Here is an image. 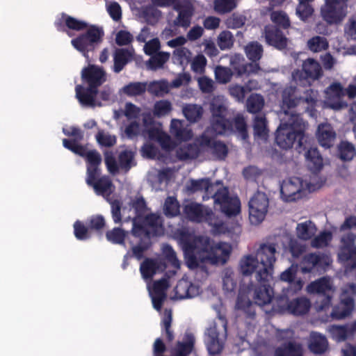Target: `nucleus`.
I'll return each mask as SVG.
<instances>
[{
  "mask_svg": "<svg viewBox=\"0 0 356 356\" xmlns=\"http://www.w3.org/2000/svg\"><path fill=\"white\" fill-rule=\"evenodd\" d=\"M195 346V337L193 334H186L184 341H177L172 349L173 356H188Z\"/></svg>",
  "mask_w": 356,
  "mask_h": 356,
  "instance_id": "29",
  "label": "nucleus"
},
{
  "mask_svg": "<svg viewBox=\"0 0 356 356\" xmlns=\"http://www.w3.org/2000/svg\"><path fill=\"white\" fill-rule=\"evenodd\" d=\"M253 131L255 138L266 140L268 136V129L266 117L256 115L253 122Z\"/></svg>",
  "mask_w": 356,
  "mask_h": 356,
  "instance_id": "40",
  "label": "nucleus"
},
{
  "mask_svg": "<svg viewBox=\"0 0 356 356\" xmlns=\"http://www.w3.org/2000/svg\"><path fill=\"white\" fill-rule=\"evenodd\" d=\"M184 211L190 220L197 222H210L214 216L211 209L196 202H191L185 205Z\"/></svg>",
  "mask_w": 356,
  "mask_h": 356,
  "instance_id": "18",
  "label": "nucleus"
},
{
  "mask_svg": "<svg viewBox=\"0 0 356 356\" xmlns=\"http://www.w3.org/2000/svg\"><path fill=\"white\" fill-rule=\"evenodd\" d=\"M182 111L187 120L195 122L201 119L203 108L200 105L189 104L183 107Z\"/></svg>",
  "mask_w": 356,
  "mask_h": 356,
  "instance_id": "43",
  "label": "nucleus"
},
{
  "mask_svg": "<svg viewBox=\"0 0 356 356\" xmlns=\"http://www.w3.org/2000/svg\"><path fill=\"white\" fill-rule=\"evenodd\" d=\"M131 207L136 214L132 221L131 234L138 240L136 244L132 246V255L140 261L151 248L152 238L163 234V220L159 214L154 213L145 215L149 209L142 196L134 200Z\"/></svg>",
  "mask_w": 356,
  "mask_h": 356,
  "instance_id": "3",
  "label": "nucleus"
},
{
  "mask_svg": "<svg viewBox=\"0 0 356 356\" xmlns=\"http://www.w3.org/2000/svg\"><path fill=\"white\" fill-rule=\"evenodd\" d=\"M246 106L249 113H259L264 106V99L259 94H252L247 99Z\"/></svg>",
  "mask_w": 356,
  "mask_h": 356,
  "instance_id": "46",
  "label": "nucleus"
},
{
  "mask_svg": "<svg viewBox=\"0 0 356 356\" xmlns=\"http://www.w3.org/2000/svg\"><path fill=\"white\" fill-rule=\"evenodd\" d=\"M86 182L98 195L110 196L113 192L114 185L108 175L101 176V173H97L86 176Z\"/></svg>",
  "mask_w": 356,
  "mask_h": 356,
  "instance_id": "16",
  "label": "nucleus"
},
{
  "mask_svg": "<svg viewBox=\"0 0 356 356\" xmlns=\"http://www.w3.org/2000/svg\"><path fill=\"white\" fill-rule=\"evenodd\" d=\"M163 212L166 217L173 218L180 213V204L175 197H168L164 203Z\"/></svg>",
  "mask_w": 356,
  "mask_h": 356,
  "instance_id": "45",
  "label": "nucleus"
},
{
  "mask_svg": "<svg viewBox=\"0 0 356 356\" xmlns=\"http://www.w3.org/2000/svg\"><path fill=\"white\" fill-rule=\"evenodd\" d=\"M81 78L88 87L98 90V88L106 81V73L103 69L91 65L84 67L81 72Z\"/></svg>",
  "mask_w": 356,
  "mask_h": 356,
  "instance_id": "20",
  "label": "nucleus"
},
{
  "mask_svg": "<svg viewBox=\"0 0 356 356\" xmlns=\"http://www.w3.org/2000/svg\"><path fill=\"white\" fill-rule=\"evenodd\" d=\"M169 58V53L160 51L151 56L150 58L147 61L146 65L149 70L155 71L162 68Z\"/></svg>",
  "mask_w": 356,
  "mask_h": 356,
  "instance_id": "42",
  "label": "nucleus"
},
{
  "mask_svg": "<svg viewBox=\"0 0 356 356\" xmlns=\"http://www.w3.org/2000/svg\"><path fill=\"white\" fill-rule=\"evenodd\" d=\"M219 181L215 184L211 183L208 178H203L197 180H191L190 190L192 192L201 191L204 190L207 197L203 196L206 200L212 197L214 204L220 207V209L227 217L236 216L241 212V202L238 197L230 196L227 187H218Z\"/></svg>",
  "mask_w": 356,
  "mask_h": 356,
  "instance_id": "5",
  "label": "nucleus"
},
{
  "mask_svg": "<svg viewBox=\"0 0 356 356\" xmlns=\"http://www.w3.org/2000/svg\"><path fill=\"white\" fill-rule=\"evenodd\" d=\"M148 137L152 140L159 142L162 145L170 141V137L168 134L158 128L151 127L147 130Z\"/></svg>",
  "mask_w": 356,
  "mask_h": 356,
  "instance_id": "60",
  "label": "nucleus"
},
{
  "mask_svg": "<svg viewBox=\"0 0 356 356\" xmlns=\"http://www.w3.org/2000/svg\"><path fill=\"white\" fill-rule=\"evenodd\" d=\"M54 26L57 31L60 32H65L69 36L71 33L69 30L81 31L86 29L89 26L85 21L77 19L66 13H61L60 17H58L54 22Z\"/></svg>",
  "mask_w": 356,
  "mask_h": 356,
  "instance_id": "19",
  "label": "nucleus"
},
{
  "mask_svg": "<svg viewBox=\"0 0 356 356\" xmlns=\"http://www.w3.org/2000/svg\"><path fill=\"white\" fill-rule=\"evenodd\" d=\"M301 102L307 104L306 111L312 113L314 110L317 102L316 92L312 89L306 90L304 92V96L301 97Z\"/></svg>",
  "mask_w": 356,
  "mask_h": 356,
  "instance_id": "61",
  "label": "nucleus"
},
{
  "mask_svg": "<svg viewBox=\"0 0 356 356\" xmlns=\"http://www.w3.org/2000/svg\"><path fill=\"white\" fill-rule=\"evenodd\" d=\"M356 286L352 284L348 289H344L341 296L340 301L332 307L330 317L334 320H341L349 316L355 307L354 295Z\"/></svg>",
  "mask_w": 356,
  "mask_h": 356,
  "instance_id": "11",
  "label": "nucleus"
},
{
  "mask_svg": "<svg viewBox=\"0 0 356 356\" xmlns=\"http://www.w3.org/2000/svg\"><path fill=\"white\" fill-rule=\"evenodd\" d=\"M63 132L67 136L73 137L72 139L64 138L63 140V145L65 148L67 149L66 141H68L69 145L72 147L83 146L79 143L83 139V132L81 129L76 127H71L70 129H63Z\"/></svg>",
  "mask_w": 356,
  "mask_h": 356,
  "instance_id": "37",
  "label": "nucleus"
},
{
  "mask_svg": "<svg viewBox=\"0 0 356 356\" xmlns=\"http://www.w3.org/2000/svg\"><path fill=\"white\" fill-rule=\"evenodd\" d=\"M178 238L188 268L191 270L200 268L207 275L209 272L206 263L224 265L232 252V246L229 243H216L208 236H193L188 231H180Z\"/></svg>",
  "mask_w": 356,
  "mask_h": 356,
  "instance_id": "1",
  "label": "nucleus"
},
{
  "mask_svg": "<svg viewBox=\"0 0 356 356\" xmlns=\"http://www.w3.org/2000/svg\"><path fill=\"white\" fill-rule=\"evenodd\" d=\"M339 158L342 161H350L355 155V146L348 141H341L338 145Z\"/></svg>",
  "mask_w": 356,
  "mask_h": 356,
  "instance_id": "49",
  "label": "nucleus"
},
{
  "mask_svg": "<svg viewBox=\"0 0 356 356\" xmlns=\"http://www.w3.org/2000/svg\"><path fill=\"white\" fill-rule=\"evenodd\" d=\"M297 88L295 86L286 87L282 92L281 108L284 111V117L282 120H287L293 113L292 110L301 103V96L296 95Z\"/></svg>",
  "mask_w": 356,
  "mask_h": 356,
  "instance_id": "17",
  "label": "nucleus"
},
{
  "mask_svg": "<svg viewBox=\"0 0 356 356\" xmlns=\"http://www.w3.org/2000/svg\"><path fill=\"white\" fill-rule=\"evenodd\" d=\"M236 307L242 311L247 318L253 319L256 316L255 307L245 294L239 293L237 296Z\"/></svg>",
  "mask_w": 356,
  "mask_h": 356,
  "instance_id": "31",
  "label": "nucleus"
},
{
  "mask_svg": "<svg viewBox=\"0 0 356 356\" xmlns=\"http://www.w3.org/2000/svg\"><path fill=\"white\" fill-rule=\"evenodd\" d=\"M211 129L216 135H224L232 131L233 123L226 117L211 118Z\"/></svg>",
  "mask_w": 356,
  "mask_h": 356,
  "instance_id": "33",
  "label": "nucleus"
},
{
  "mask_svg": "<svg viewBox=\"0 0 356 356\" xmlns=\"http://www.w3.org/2000/svg\"><path fill=\"white\" fill-rule=\"evenodd\" d=\"M209 128H207L193 143L179 148L177 151V157L182 161L198 157L224 161L229 153L227 145L223 141L209 136Z\"/></svg>",
  "mask_w": 356,
  "mask_h": 356,
  "instance_id": "4",
  "label": "nucleus"
},
{
  "mask_svg": "<svg viewBox=\"0 0 356 356\" xmlns=\"http://www.w3.org/2000/svg\"><path fill=\"white\" fill-rule=\"evenodd\" d=\"M88 226H85L83 222L76 220L74 224V234L75 237L80 241L88 239L90 236Z\"/></svg>",
  "mask_w": 356,
  "mask_h": 356,
  "instance_id": "63",
  "label": "nucleus"
},
{
  "mask_svg": "<svg viewBox=\"0 0 356 356\" xmlns=\"http://www.w3.org/2000/svg\"><path fill=\"white\" fill-rule=\"evenodd\" d=\"M272 311L275 313H283L288 310L289 312V300L286 295L276 296L272 300Z\"/></svg>",
  "mask_w": 356,
  "mask_h": 356,
  "instance_id": "52",
  "label": "nucleus"
},
{
  "mask_svg": "<svg viewBox=\"0 0 356 356\" xmlns=\"http://www.w3.org/2000/svg\"><path fill=\"white\" fill-rule=\"evenodd\" d=\"M147 89V83L145 82H131L125 85L123 92L129 97H136L143 95Z\"/></svg>",
  "mask_w": 356,
  "mask_h": 356,
  "instance_id": "47",
  "label": "nucleus"
},
{
  "mask_svg": "<svg viewBox=\"0 0 356 356\" xmlns=\"http://www.w3.org/2000/svg\"><path fill=\"white\" fill-rule=\"evenodd\" d=\"M330 258L323 253H308L302 258L300 266L303 273L324 270L330 264Z\"/></svg>",
  "mask_w": 356,
  "mask_h": 356,
  "instance_id": "15",
  "label": "nucleus"
},
{
  "mask_svg": "<svg viewBox=\"0 0 356 356\" xmlns=\"http://www.w3.org/2000/svg\"><path fill=\"white\" fill-rule=\"evenodd\" d=\"M327 340L319 333H313L309 345L310 350L315 354H323L327 348Z\"/></svg>",
  "mask_w": 356,
  "mask_h": 356,
  "instance_id": "36",
  "label": "nucleus"
},
{
  "mask_svg": "<svg viewBox=\"0 0 356 356\" xmlns=\"http://www.w3.org/2000/svg\"><path fill=\"white\" fill-rule=\"evenodd\" d=\"M191 53L187 48H177L173 51L174 62L181 65H187L191 60Z\"/></svg>",
  "mask_w": 356,
  "mask_h": 356,
  "instance_id": "58",
  "label": "nucleus"
},
{
  "mask_svg": "<svg viewBox=\"0 0 356 356\" xmlns=\"http://www.w3.org/2000/svg\"><path fill=\"white\" fill-rule=\"evenodd\" d=\"M76 97L80 104L86 107H95L97 105L101 106V104H97L96 97L98 95V90L90 87L84 88L81 85H77L75 88Z\"/></svg>",
  "mask_w": 356,
  "mask_h": 356,
  "instance_id": "24",
  "label": "nucleus"
},
{
  "mask_svg": "<svg viewBox=\"0 0 356 356\" xmlns=\"http://www.w3.org/2000/svg\"><path fill=\"white\" fill-rule=\"evenodd\" d=\"M275 356H303L300 344L289 341L275 350Z\"/></svg>",
  "mask_w": 356,
  "mask_h": 356,
  "instance_id": "35",
  "label": "nucleus"
},
{
  "mask_svg": "<svg viewBox=\"0 0 356 356\" xmlns=\"http://www.w3.org/2000/svg\"><path fill=\"white\" fill-rule=\"evenodd\" d=\"M308 49L313 52H320L326 50L329 45L327 39L322 36H314L307 42Z\"/></svg>",
  "mask_w": 356,
  "mask_h": 356,
  "instance_id": "51",
  "label": "nucleus"
},
{
  "mask_svg": "<svg viewBox=\"0 0 356 356\" xmlns=\"http://www.w3.org/2000/svg\"><path fill=\"white\" fill-rule=\"evenodd\" d=\"M218 45L221 50H227L231 49L234 42V38L232 33L229 31H222L217 40Z\"/></svg>",
  "mask_w": 356,
  "mask_h": 356,
  "instance_id": "56",
  "label": "nucleus"
},
{
  "mask_svg": "<svg viewBox=\"0 0 356 356\" xmlns=\"http://www.w3.org/2000/svg\"><path fill=\"white\" fill-rule=\"evenodd\" d=\"M297 272V266L291 265L280 275L281 281L289 283V286L287 288V292L289 294L291 293V295H293L301 291L303 287L304 282L300 278L296 279Z\"/></svg>",
  "mask_w": 356,
  "mask_h": 356,
  "instance_id": "23",
  "label": "nucleus"
},
{
  "mask_svg": "<svg viewBox=\"0 0 356 356\" xmlns=\"http://www.w3.org/2000/svg\"><path fill=\"white\" fill-rule=\"evenodd\" d=\"M298 4L296 7V15L303 22L307 21L312 17L314 9L312 5L314 0H298Z\"/></svg>",
  "mask_w": 356,
  "mask_h": 356,
  "instance_id": "41",
  "label": "nucleus"
},
{
  "mask_svg": "<svg viewBox=\"0 0 356 356\" xmlns=\"http://www.w3.org/2000/svg\"><path fill=\"white\" fill-rule=\"evenodd\" d=\"M303 120L300 114H292L287 120H282L275 134L276 144L282 149H288L295 145L299 154H303L308 168L314 173L323 166V158L315 145L314 139L305 134L301 129Z\"/></svg>",
  "mask_w": 356,
  "mask_h": 356,
  "instance_id": "2",
  "label": "nucleus"
},
{
  "mask_svg": "<svg viewBox=\"0 0 356 356\" xmlns=\"http://www.w3.org/2000/svg\"><path fill=\"white\" fill-rule=\"evenodd\" d=\"M245 53L252 63H257L262 56L263 47L257 42H250L245 47Z\"/></svg>",
  "mask_w": 356,
  "mask_h": 356,
  "instance_id": "48",
  "label": "nucleus"
},
{
  "mask_svg": "<svg viewBox=\"0 0 356 356\" xmlns=\"http://www.w3.org/2000/svg\"><path fill=\"white\" fill-rule=\"evenodd\" d=\"M170 131L177 140L180 141L188 140L193 136L192 131L184 127V121L179 120H172Z\"/></svg>",
  "mask_w": 356,
  "mask_h": 356,
  "instance_id": "30",
  "label": "nucleus"
},
{
  "mask_svg": "<svg viewBox=\"0 0 356 356\" xmlns=\"http://www.w3.org/2000/svg\"><path fill=\"white\" fill-rule=\"evenodd\" d=\"M348 0H325L321 15L328 24H339L348 13Z\"/></svg>",
  "mask_w": 356,
  "mask_h": 356,
  "instance_id": "10",
  "label": "nucleus"
},
{
  "mask_svg": "<svg viewBox=\"0 0 356 356\" xmlns=\"http://www.w3.org/2000/svg\"><path fill=\"white\" fill-rule=\"evenodd\" d=\"M280 194L284 202H291L302 198L306 195L307 191L303 188L302 179L293 177L283 181L280 186Z\"/></svg>",
  "mask_w": 356,
  "mask_h": 356,
  "instance_id": "14",
  "label": "nucleus"
},
{
  "mask_svg": "<svg viewBox=\"0 0 356 356\" xmlns=\"http://www.w3.org/2000/svg\"><path fill=\"white\" fill-rule=\"evenodd\" d=\"M157 269V263L155 260L150 258H146L140 266V273L145 280L152 279L156 274Z\"/></svg>",
  "mask_w": 356,
  "mask_h": 356,
  "instance_id": "44",
  "label": "nucleus"
},
{
  "mask_svg": "<svg viewBox=\"0 0 356 356\" xmlns=\"http://www.w3.org/2000/svg\"><path fill=\"white\" fill-rule=\"evenodd\" d=\"M277 244L273 243H262L260 245L257 251L256 256L248 254L242 258L240 261V270L243 275H250L254 271H256L255 277L257 278L258 273L260 269H262V261L259 258V254L262 253L264 257V264L268 265L271 262L272 271L274 270V264L276 261Z\"/></svg>",
  "mask_w": 356,
  "mask_h": 356,
  "instance_id": "6",
  "label": "nucleus"
},
{
  "mask_svg": "<svg viewBox=\"0 0 356 356\" xmlns=\"http://www.w3.org/2000/svg\"><path fill=\"white\" fill-rule=\"evenodd\" d=\"M336 132L331 124L322 123L318 126L316 137L322 147L325 148L332 147L336 140Z\"/></svg>",
  "mask_w": 356,
  "mask_h": 356,
  "instance_id": "25",
  "label": "nucleus"
},
{
  "mask_svg": "<svg viewBox=\"0 0 356 356\" xmlns=\"http://www.w3.org/2000/svg\"><path fill=\"white\" fill-rule=\"evenodd\" d=\"M302 71L307 79L316 80L323 75V70L318 62L313 58L306 60L302 65Z\"/></svg>",
  "mask_w": 356,
  "mask_h": 356,
  "instance_id": "32",
  "label": "nucleus"
},
{
  "mask_svg": "<svg viewBox=\"0 0 356 356\" xmlns=\"http://www.w3.org/2000/svg\"><path fill=\"white\" fill-rule=\"evenodd\" d=\"M311 307V302L306 297H299L289 302V312L296 316L307 314Z\"/></svg>",
  "mask_w": 356,
  "mask_h": 356,
  "instance_id": "34",
  "label": "nucleus"
},
{
  "mask_svg": "<svg viewBox=\"0 0 356 356\" xmlns=\"http://www.w3.org/2000/svg\"><path fill=\"white\" fill-rule=\"evenodd\" d=\"M63 132L67 136L73 137L72 139L64 138L63 140V145L65 148L67 149L66 141H68L69 145L72 147L83 146L79 143L83 139V132L81 129L76 127H71L70 129H63Z\"/></svg>",
  "mask_w": 356,
  "mask_h": 356,
  "instance_id": "38",
  "label": "nucleus"
},
{
  "mask_svg": "<svg viewBox=\"0 0 356 356\" xmlns=\"http://www.w3.org/2000/svg\"><path fill=\"white\" fill-rule=\"evenodd\" d=\"M175 10L178 15L173 21V25L176 27L187 29L191 24L192 17L194 14V9L191 5L184 4L177 6Z\"/></svg>",
  "mask_w": 356,
  "mask_h": 356,
  "instance_id": "26",
  "label": "nucleus"
},
{
  "mask_svg": "<svg viewBox=\"0 0 356 356\" xmlns=\"http://www.w3.org/2000/svg\"><path fill=\"white\" fill-rule=\"evenodd\" d=\"M272 22L284 29H286L291 26V22L287 14L282 10L273 11L270 14Z\"/></svg>",
  "mask_w": 356,
  "mask_h": 356,
  "instance_id": "54",
  "label": "nucleus"
},
{
  "mask_svg": "<svg viewBox=\"0 0 356 356\" xmlns=\"http://www.w3.org/2000/svg\"><path fill=\"white\" fill-rule=\"evenodd\" d=\"M134 154L131 151L124 150L118 155L119 166L126 172L131 168V163L134 160Z\"/></svg>",
  "mask_w": 356,
  "mask_h": 356,
  "instance_id": "59",
  "label": "nucleus"
},
{
  "mask_svg": "<svg viewBox=\"0 0 356 356\" xmlns=\"http://www.w3.org/2000/svg\"><path fill=\"white\" fill-rule=\"evenodd\" d=\"M236 7V0H215L214 10L219 14L230 13Z\"/></svg>",
  "mask_w": 356,
  "mask_h": 356,
  "instance_id": "57",
  "label": "nucleus"
},
{
  "mask_svg": "<svg viewBox=\"0 0 356 356\" xmlns=\"http://www.w3.org/2000/svg\"><path fill=\"white\" fill-rule=\"evenodd\" d=\"M264 257L261 252L259 254V258L262 262H264ZM262 269L259 270L257 277L259 285L255 288L254 296L255 304L260 306L271 302L273 298L270 285L273 274L271 262L266 266L262 263Z\"/></svg>",
  "mask_w": 356,
  "mask_h": 356,
  "instance_id": "7",
  "label": "nucleus"
},
{
  "mask_svg": "<svg viewBox=\"0 0 356 356\" xmlns=\"http://www.w3.org/2000/svg\"><path fill=\"white\" fill-rule=\"evenodd\" d=\"M133 56L132 51L128 49H115L113 54V72L115 73H120L133 60Z\"/></svg>",
  "mask_w": 356,
  "mask_h": 356,
  "instance_id": "27",
  "label": "nucleus"
},
{
  "mask_svg": "<svg viewBox=\"0 0 356 356\" xmlns=\"http://www.w3.org/2000/svg\"><path fill=\"white\" fill-rule=\"evenodd\" d=\"M269 205L268 198L265 193L257 191L248 202L249 219L252 225L260 224L265 218Z\"/></svg>",
  "mask_w": 356,
  "mask_h": 356,
  "instance_id": "12",
  "label": "nucleus"
},
{
  "mask_svg": "<svg viewBox=\"0 0 356 356\" xmlns=\"http://www.w3.org/2000/svg\"><path fill=\"white\" fill-rule=\"evenodd\" d=\"M126 236L125 231L120 227H115L106 233L107 241L113 244L124 245Z\"/></svg>",
  "mask_w": 356,
  "mask_h": 356,
  "instance_id": "50",
  "label": "nucleus"
},
{
  "mask_svg": "<svg viewBox=\"0 0 356 356\" xmlns=\"http://www.w3.org/2000/svg\"><path fill=\"white\" fill-rule=\"evenodd\" d=\"M97 142L100 146L111 147L114 146L117 142V138L114 135H111L104 130H99L95 136Z\"/></svg>",
  "mask_w": 356,
  "mask_h": 356,
  "instance_id": "55",
  "label": "nucleus"
},
{
  "mask_svg": "<svg viewBox=\"0 0 356 356\" xmlns=\"http://www.w3.org/2000/svg\"><path fill=\"white\" fill-rule=\"evenodd\" d=\"M172 110L171 103L168 100L156 102L154 106V114L155 116L161 117L168 115Z\"/></svg>",
  "mask_w": 356,
  "mask_h": 356,
  "instance_id": "64",
  "label": "nucleus"
},
{
  "mask_svg": "<svg viewBox=\"0 0 356 356\" xmlns=\"http://www.w3.org/2000/svg\"><path fill=\"white\" fill-rule=\"evenodd\" d=\"M67 149L86 159V176L101 173L100 165L102 163L101 154L96 150H88L86 146L72 147L68 141L65 142Z\"/></svg>",
  "mask_w": 356,
  "mask_h": 356,
  "instance_id": "13",
  "label": "nucleus"
},
{
  "mask_svg": "<svg viewBox=\"0 0 356 356\" xmlns=\"http://www.w3.org/2000/svg\"><path fill=\"white\" fill-rule=\"evenodd\" d=\"M204 343L210 355H219L223 350L224 344L219 339L217 324L213 322L204 332Z\"/></svg>",
  "mask_w": 356,
  "mask_h": 356,
  "instance_id": "21",
  "label": "nucleus"
},
{
  "mask_svg": "<svg viewBox=\"0 0 356 356\" xmlns=\"http://www.w3.org/2000/svg\"><path fill=\"white\" fill-rule=\"evenodd\" d=\"M316 227L311 220L299 223L296 227L298 237L303 241L311 239L316 232Z\"/></svg>",
  "mask_w": 356,
  "mask_h": 356,
  "instance_id": "39",
  "label": "nucleus"
},
{
  "mask_svg": "<svg viewBox=\"0 0 356 356\" xmlns=\"http://www.w3.org/2000/svg\"><path fill=\"white\" fill-rule=\"evenodd\" d=\"M86 31L79 34L71 40L73 47L88 58L89 51H94L102 42L104 32L102 28L90 25Z\"/></svg>",
  "mask_w": 356,
  "mask_h": 356,
  "instance_id": "8",
  "label": "nucleus"
},
{
  "mask_svg": "<svg viewBox=\"0 0 356 356\" xmlns=\"http://www.w3.org/2000/svg\"><path fill=\"white\" fill-rule=\"evenodd\" d=\"M329 332L332 337L337 341H341L348 339V330L347 327L344 325H332L329 327Z\"/></svg>",
  "mask_w": 356,
  "mask_h": 356,
  "instance_id": "62",
  "label": "nucleus"
},
{
  "mask_svg": "<svg viewBox=\"0 0 356 356\" xmlns=\"http://www.w3.org/2000/svg\"><path fill=\"white\" fill-rule=\"evenodd\" d=\"M308 293L316 295V308L318 311H324L329 308L333 297L334 291L326 278H321L311 282L307 287Z\"/></svg>",
  "mask_w": 356,
  "mask_h": 356,
  "instance_id": "9",
  "label": "nucleus"
},
{
  "mask_svg": "<svg viewBox=\"0 0 356 356\" xmlns=\"http://www.w3.org/2000/svg\"><path fill=\"white\" fill-rule=\"evenodd\" d=\"M233 74L232 69L227 67L218 65L215 69V78L219 83L225 84L229 82Z\"/></svg>",
  "mask_w": 356,
  "mask_h": 356,
  "instance_id": "53",
  "label": "nucleus"
},
{
  "mask_svg": "<svg viewBox=\"0 0 356 356\" xmlns=\"http://www.w3.org/2000/svg\"><path fill=\"white\" fill-rule=\"evenodd\" d=\"M265 39L268 44L278 50H284L288 46V38L276 26H266Z\"/></svg>",
  "mask_w": 356,
  "mask_h": 356,
  "instance_id": "22",
  "label": "nucleus"
},
{
  "mask_svg": "<svg viewBox=\"0 0 356 356\" xmlns=\"http://www.w3.org/2000/svg\"><path fill=\"white\" fill-rule=\"evenodd\" d=\"M230 65L233 70L232 72L239 76L254 74L260 70L259 63H248L244 60H241L238 58L232 59Z\"/></svg>",
  "mask_w": 356,
  "mask_h": 356,
  "instance_id": "28",
  "label": "nucleus"
}]
</instances>
